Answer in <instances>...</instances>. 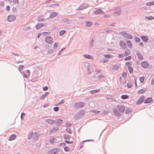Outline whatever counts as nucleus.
<instances>
[{
    "label": "nucleus",
    "instance_id": "nucleus-1",
    "mask_svg": "<svg viewBox=\"0 0 154 154\" xmlns=\"http://www.w3.org/2000/svg\"><path fill=\"white\" fill-rule=\"evenodd\" d=\"M60 151V149L55 148L48 150V154H55L59 152Z\"/></svg>",
    "mask_w": 154,
    "mask_h": 154
},
{
    "label": "nucleus",
    "instance_id": "nucleus-2",
    "mask_svg": "<svg viewBox=\"0 0 154 154\" xmlns=\"http://www.w3.org/2000/svg\"><path fill=\"white\" fill-rule=\"evenodd\" d=\"M85 103L81 102L75 103L73 105V106L75 108H80L85 106Z\"/></svg>",
    "mask_w": 154,
    "mask_h": 154
},
{
    "label": "nucleus",
    "instance_id": "nucleus-3",
    "mask_svg": "<svg viewBox=\"0 0 154 154\" xmlns=\"http://www.w3.org/2000/svg\"><path fill=\"white\" fill-rule=\"evenodd\" d=\"M85 112V111L84 109H82L79 111L75 115V117L76 119H79L81 118V116H84Z\"/></svg>",
    "mask_w": 154,
    "mask_h": 154
},
{
    "label": "nucleus",
    "instance_id": "nucleus-4",
    "mask_svg": "<svg viewBox=\"0 0 154 154\" xmlns=\"http://www.w3.org/2000/svg\"><path fill=\"white\" fill-rule=\"evenodd\" d=\"M89 7V5L87 3H83L80 6L76 9L77 11L82 10Z\"/></svg>",
    "mask_w": 154,
    "mask_h": 154
},
{
    "label": "nucleus",
    "instance_id": "nucleus-5",
    "mask_svg": "<svg viewBox=\"0 0 154 154\" xmlns=\"http://www.w3.org/2000/svg\"><path fill=\"white\" fill-rule=\"evenodd\" d=\"M16 19V16L12 14L9 15L8 17L7 20L10 22H11L14 20Z\"/></svg>",
    "mask_w": 154,
    "mask_h": 154
},
{
    "label": "nucleus",
    "instance_id": "nucleus-6",
    "mask_svg": "<svg viewBox=\"0 0 154 154\" xmlns=\"http://www.w3.org/2000/svg\"><path fill=\"white\" fill-rule=\"evenodd\" d=\"M144 97L145 96H144L142 95L141 96L136 102V104H139L142 103L144 101Z\"/></svg>",
    "mask_w": 154,
    "mask_h": 154
},
{
    "label": "nucleus",
    "instance_id": "nucleus-7",
    "mask_svg": "<svg viewBox=\"0 0 154 154\" xmlns=\"http://www.w3.org/2000/svg\"><path fill=\"white\" fill-rule=\"evenodd\" d=\"M118 110L121 112L123 113L125 111V108L124 105H117V106Z\"/></svg>",
    "mask_w": 154,
    "mask_h": 154
},
{
    "label": "nucleus",
    "instance_id": "nucleus-8",
    "mask_svg": "<svg viewBox=\"0 0 154 154\" xmlns=\"http://www.w3.org/2000/svg\"><path fill=\"white\" fill-rule=\"evenodd\" d=\"M136 53L139 60H143V56L140 53L139 51H136Z\"/></svg>",
    "mask_w": 154,
    "mask_h": 154
},
{
    "label": "nucleus",
    "instance_id": "nucleus-9",
    "mask_svg": "<svg viewBox=\"0 0 154 154\" xmlns=\"http://www.w3.org/2000/svg\"><path fill=\"white\" fill-rule=\"evenodd\" d=\"M141 66L144 68H146L148 67L149 63L147 61H143L141 63Z\"/></svg>",
    "mask_w": 154,
    "mask_h": 154
},
{
    "label": "nucleus",
    "instance_id": "nucleus-10",
    "mask_svg": "<svg viewBox=\"0 0 154 154\" xmlns=\"http://www.w3.org/2000/svg\"><path fill=\"white\" fill-rule=\"evenodd\" d=\"M53 40L52 37L50 36L47 37L45 39V42L51 44Z\"/></svg>",
    "mask_w": 154,
    "mask_h": 154
},
{
    "label": "nucleus",
    "instance_id": "nucleus-11",
    "mask_svg": "<svg viewBox=\"0 0 154 154\" xmlns=\"http://www.w3.org/2000/svg\"><path fill=\"white\" fill-rule=\"evenodd\" d=\"M94 13L96 14H103L105 13L101 9H97L94 12Z\"/></svg>",
    "mask_w": 154,
    "mask_h": 154
},
{
    "label": "nucleus",
    "instance_id": "nucleus-12",
    "mask_svg": "<svg viewBox=\"0 0 154 154\" xmlns=\"http://www.w3.org/2000/svg\"><path fill=\"white\" fill-rule=\"evenodd\" d=\"M56 124L58 126H60L63 123V120L60 119H57L55 120Z\"/></svg>",
    "mask_w": 154,
    "mask_h": 154
},
{
    "label": "nucleus",
    "instance_id": "nucleus-13",
    "mask_svg": "<svg viewBox=\"0 0 154 154\" xmlns=\"http://www.w3.org/2000/svg\"><path fill=\"white\" fill-rule=\"evenodd\" d=\"M113 112L116 116L120 117L121 116V113L119 112L117 109L116 108L113 109Z\"/></svg>",
    "mask_w": 154,
    "mask_h": 154
},
{
    "label": "nucleus",
    "instance_id": "nucleus-14",
    "mask_svg": "<svg viewBox=\"0 0 154 154\" xmlns=\"http://www.w3.org/2000/svg\"><path fill=\"white\" fill-rule=\"evenodd\" d=\"M57 14L55 12H51V14H50L49 17L47 18V19H49L51 18H53L57 16Z\"/></svg>",
    "mask_w": 154,
    "mask_h": 154
},
{
    "label": "nucleus",
    "instance_id": "nucleus-15",
    "mask_svg": "<svg viewBox=\"0 0 154 154\" xmlns=\"http://www.w3.org/2000/svg\"><path fill=\"white\" fill-rule=\"evenodd\" d=\"M153 101V99L152 97H149L147 98L144 101V103H148Z\"/></svg>",
    "mask_w": 154,
    "mask_h": 154
},
{
    "label": "nucleus",
    "instance_id": "nucleus-16",
    "mask_svg": "<svg viewBox=\"0 0 154 154\" xmlns=\"http://www.w3.org/2000/svg\"><path fill=\"white\" fill-rule=\"evenodd\" d=\"M121 12V10L120 8H116L114 11V13L116 14L120 15Z\"/></svg>",
    "mask_w": 154,
    "mask_h": 154
},
{
    "label": "nucleus",
    "instance_id": "nucleus-17",
    "mask_svg": "<svg viewBox=\"0 0 154 154\" xmlns=\"http://www.w3.org/2000/svg\"><path fill=\"white\" fill-rule=\"evenodd\" d=\"M120 47L124 49L126 48V45L125 42L121 40L119 42Z\"/></svg>",
    "mask_w": 154,
    "mask_h": 154
},
{
    "label": "nucleus",
    "instance_id": "nucleus-18",
    "mask_svg": "<svg viewBox=\"0 0 154 154\" xmlns=\"http://www.w3.org/2000/svg\"><path fill=\"white\" fill-rule=\"evenodd\" d=\"M44 26V24L42 23H37L35 26V27L37 30H38V29L41 28L42 27Z\"/></svg>",
    "mask_w": 154,
    "mask_h": 154
},
{
    "label": "nucleus",
    "instance_id": "nucleus-19",
    "mask_svg": "<svg viewBox=\"0 0 154 154\" xmlns=\"http://www.w3.org/2000/svg\"><path fill=\"white\" fill-rule=\"evenodd\" d=\"M45 121L49 124L52 125L55 122V120L51 119H47Z\"/></svg>",
    "mask_w": 154,
    "mask_h": 154
},
{
    "label": "nucleus",
    "instance_id": "nucleus-20",
    "mask_svg": "<svg viewBox=\"0 0 154 154\" xmlns=\"http://www.w3.org/2000/svg\"><path fill=\"white\" fill-rule=\"evenodd\" d=\"M59 129L58 127H54L52 129H51L50 131V134H54L56 131L58 130Z\"/></svg>",
    "mask_w": 154,
    "mask_h": 154
},
{
    "label": "nucleus",
    "instance_id": "nucleus-21",
    "mask_svg": "<svg viewBox=\"0 0 154 154\" xmlns=\"http://www.w3.org/2000/svg\"><path fill=\"white\" fill-rule=\"evenodd\" d=\"M123 37L125 38L131 39L133 38V36L131 35L128 33H126L125 35L123 36Z\"/></svg>",
    "mask_w": 154,
    "mask_h": 154
},
{
    "label": "nucleus",
    "instance_id": "nucleus-22",
    "mask_svg": "<svg viewBox=\"0 0 154 154\" xmlns=\"http://www.w3.org/2000/svg\"><path fill=\"white\" fill-rule=\"evenodd\" d=\"M93 24V23L91 21H87L86 22L85 26L86 27H91Z\"/></svg>",
    "mask_w": 154,
    "mask_h": 154
},
{
    "label": "nucleus",
    "instance_id": "nucleus-23",
    "mask_svg": "<svg viewBox=\"0 0 154 154\" xmlns=\"http://www.w3.org/2000/svg\"><path fill=\"white\" fill-rule=\"evenodd\" d=\"M140 38L144 42H147L149 39L146 36H143L140 37Z\"/></svg>",
    "mask_w": 154,
    "mask_h": 154
},
{
    "label": "nucleus",
    "instance_id": "nucleus-24",
    "mask_svg": "<svg viewBox=\"0 0 154 154\" xmlns=\"http://www.w3.org/2000/svg\"><path fill=\"white\" fill-rule=\"evenodd\" d=\"M16 136L15 134H13L10 136L8 140L9 141H11L15 139Z\"/></svg>",
    "mask_w": 154,
    "mask_h": 154
},
{
    "label": "nucleus",
    "instance_id": "nucleus-25",
    "mask_svg": "<svg viewBox=\"0 0 154 154\" xmlns=\"http://www.w3.org/2000/svg\"><path fill=\"white\" fill-rule=\"evenodd\" d=\"M147 91L146 88L141 89L139 90L137 93L139 94H142Z\"/></svg>",
    "mask_w": 154,
    "mask_h": 154
},
{
    "label": "nucleus",
    "instance_id": "nucleus-26",
    "mask_svg": "<svg viewBox=\"0 0 154 154\" xmlns=\"http://www.w3.org/2000/svg\"><path fill=\"white\" fill-rule=\"evenodd\" d=\"M63 137L64 138V139L66 140H69L70 138V136L68 134H64L63 135Z\"/></svg>",
    "mask_w": 154,
    "mask_h": 154
},
{
    "label": "nucleus",
    "instance_id": "nucleus-27",
    "mask_svg": "<svg viewBox=\"0 0 154 154\" xmlns=\"http://www.w3.org/2000/svg\"><path fill=\"white\" fill-rule=\"evenodd\" d=\"M126 43L128 45V47L130 48H131L132 47V44L131 41L128 40L126 41Z\"/></svg>",
    "mask_w": 154,
    "mask_h": 154
},
{
    "label": "nucleus",
    "instance_id": "nucleus-28",
    "mask_svg": "<svg viewBox=\"0 0 154 154\" xmlns=\"http://www.w3.org/2000/svg\"><path fill=\"white\" fill-rule=\"evenodd\" d=\"M33 134L34 133L32 131L29 134L28 137V140H30L32 138Z\"/></svg>",
    "mask_w": 154,
    "mask_h": 154
},
{
    "label": "nucleus",
    "instance_id": "nucleus-29",
    "mask_svg": "<svg viewBox=\"0 0 154 154\" xmlns=\"http://www.w3.org/2000/svg\"><path fill=\"white\" fill-rule=\"evenodd\" d=\"M146 5L148 6H153L154 5V1L147 2L146 3Z\"/></svg>",
    "mask_w": 154,
    "mask_h": 154
},
{
    "label": "nucleus",
    "instance_id": "nucleus-30",
    "mask_svg": "<svg viewBox=\"0 0 154 154\" xmlns=\"http://www.w3.org/2000/svg\"><path fill=\"white\" fill-rule=\"evenodd\" d=\"M128 69L129 72L130 74H131L133 72V69L131 66H128Z\"/></svg>",
    "mask_w": 154,
    "mask_h": 154
},
{
    "label": "nucleus",
    "instance_id": "nucleus-31",
    "mask_svg": "<svg viewBox=\"0 0 154 154\" xmlns=\"http://www.w3.org/2000/svg\"><path fill=\"white\" fill-rule=\"evenodd\" d=\"M100 91V89H97V90H92L90 91V92L91 94H93L95 93H96L99 92Z\"/></svg>",
    "mask_w": 154,
    "mask_h": 154
},
{
    "label": "nucleus",
    "instance_id": "nucleus-32",
    "mask_svg": "<svg viewBox=\"0 0 154 154\" xmlns=\"http://www.w3.org/2000/svg\"><path fill=\"white\" fill-rule=\"evenodd\" d=\"M127 86L128 88H130L132 86V83L130 82H128L127 84Z\"/></svg>",
    "mask_w": 154,
    "mask_h": 154
},
{
    "label": "nucleus",
    "instance_id": "nucleus-33",
    "mask_svg": "<svg viewBox=\"0 0 154 154\" xmlns=\"http://www.w3.org/2000/svg\"><path fill=\"white\" fill-rule=\"evenodd\" d=\"M129 96L125 94L121 96V98L122 99H126L128 98Z\"/></svg>",
    "mask_w": 154,
    "mask_h": 154
},
{
    "label": "nucleus",
    "instance_id": "nucleus-34",
    "mask_svg": "<svg viewBox=\"0 0 154 154\" xmlns=\"http://www.w3.org/2000/svg\"><path fill=\"white\" fill-rule=\"evenodd\" d=\"M145 18L149 20H152L154 19V17L152 16H150L149 17H145Z\"/></svg>",
    "mask_w": 154,
    "mask_h": 154
},
{
    "label": "nucleus",
    "instance_id": "nucleus-35",
    "mask_svg": "<svg viewBox=\"0 0 154 154\" xmlns=\"http://www.w3.org/2000/svg\"><path fill=\"white\" fill-rule=\"evenodd\" d=\"M24 67V66L23 65H20L19 66L18 69L20 72H21V71L23 69Z\"/></svg>",
    "mask_w": 154,
    "mask_h": 154
},
{
    "label": "nucleus",
    "instance_id": "nucleus-36",
    "mask_svg": "<svg viewBox=\"0 0 154 154\" xmlns=\"http://www.w3.org/2000/svg\"><path fill=\"white\" fill-rule=\"evenodd\" d=\"M37 20L39 22H42L45 20L44 18H41L39 16L38 17Z\"/></svg>",
    "mask_w": 154,
    "mask_h": 154
},
{
    "label": "nucleus",
    "instance_id": "nucleus-37",
    "mask_svg": "<svg viewBox=\"0 0 154 154\" xmlns=\"http://www.w3.org/2000/svg\"><path fill=\"white\" fill-rule=\"evenodd\" d=\"M84 57L88 59H91V56L89 55V54H85L84 55Z\"/></svg>",
    "mask_w": 154,
    "mask_h": 154
},
{
    "label": "nucleus",
    "instance_id": "nucleus-38",
    "mask_svg": "<svg viewBox=\"0 0 154 154\" xmlns=\"http://www.w3.org/2000/svg\"><path fill=\"white\" fill-rule=\"evenodd\" d=\"M66 31L64 30H61L59 32V35L60 36H62L65 33Z\"/></svg>",
    "mask_w": 154,
    "mask_h": 154
},
{
    "label": "nucleus",
    "instance_id": "nucleus-39",
    "mask_svg": "<svg viewBox=\"0 0 154 154\" xmlns=\"http://www.w3.org/2000/svg\"><path fill=\"white\" fill-rule=\"evenodd\" d=\"M145 78L144 76L140 77L139 78V80L141 83H142L143 82Z\"/></svg>",
    "mask_w": 154,
    "mask_h": 154
},
{
    "label": "nucleus",
    "instance_id": "nucleus-40",
    "mask_svg": "<svg viewBox=\"0 0 154 154\" xmlns=\"http://www.w3.org/2000/svg\"><path fill=\"white\" fill-rule=\"evenodd\" d=\"M131 111V110L129 108H127L125 109V113L126 114H128Z\"/></svg>",
    "mask_w": 154,
    "mask_h": 154
},
{
    "label": "nucleus",
    "instance_id": "nucleus-41",
    "mask_svg": "<svg viewBox=\"0 0 154 154\" xmlns=\"http://www.w3.org/2000/svg\"><path fill=\"white\" fill-rule=\"evenodd\" d=\"M131 59V56H129L128 57H125L124 59V60L126 61L129 60H130Z\"/></svg>",
    "mask_w": 154,
    "mask_h": 154
},
{
    "label": "nucleus",
    "instance_id": "nucleus-42",
    "mask_svg": "<svg viewBox=\"0 0 154 154\" xmlns=\"http://www.w3.org/2000/svg\"><path fill=\"white\" fill-rule=\"evenodd\" d=\"M55 112H57L59 110V108L58 106H55L53 108Z\"/></svg>",
    "mask_w": 154,
    "mask_h": 154
},
{
    "label": "nucleus",
    "instance_id": "nucleus-43",
    "mask_svg": "<svg viewBox=\"0 0 154 154\" xmlns=\"http://www.w3.org/2000/svg\"><path fill=\"white\" fill-rule=\"evenodd\" d=\"M129 54V51H126L124 54V56L125 57L127 56Z\"/></svg>",
    "mask_w": 154,
    "mask_h": 154
},
{
    "label": "nucleus",
    "instance_id": "nucleus-44",
    "mask_svg": "<svg viewBox=\"0 0 154 154\" xmlns=\"http://www.w3.org/2000/svg\"><path fill=\"white\" fill-rule=\"evenodd\" d=\"M66 131L70 134H71L72 133V132L71 130V129L70 128H67L66 129Z\"/></svg>",
    "mask_w": 154,
    "mask_h": 154
},
{
    "label": "nucleus",
    "instance_id": "nucleus-45",
    "mask_svg": "<svg viewBox=\"0 0 154 154\" xmlns=\"http://www.w3.org/2000/svg\"><path fill=\"white\" fill-rule=\"evenodd\" d=\"M134 39L135 41L137 42H138L140 41V39L137 37H135Z\"/></svg>",
    "mask_w": 154,
    "mask_h": 154
},
{
    "label": "nucleus",
    "instance_id": "nucleus-46",
    "mask_svg": "<svg viewBox=\"0 0 154 154\" xmlns=\"http://www.w3.org/2000/svg\"><path fill=\"white\" fill-rule=\"evenodd\" d=\"M93 46V39H92L90 42V46L92 48Z\"/></svg>",
    "mask_w": 154,
    "mask_h": 154
},
{
    "label": "nucleus",
    "instance_id": "nucleus-47",
    "mask_svg": "<svg viewBox=\"0 0 154 154\" xmlns=\"http://www.w3.org/2000/svg\"><path fill=\"white\" fill-rule=\"evenodd\" d=\"M104 56L106 58H111V55L109 54H106L104 55Z\"/></svg>",
    "mask_w": 154,
    "mask_h": 154
},
{
    "label": "nucleus",
    "instance_id": "nucleus-48",
    "mask_svg": "<svg viewBox=\"0 0 154 154\" xmlns=\"http://www.w3.org/2000/svg\"><path fill=\"white\" fill-rule=\"evenodd\" d=\"M64 150L66 152H68L69 151V149L67 146H66L64 147Z\"/></svg>",
    "mask_w": 154,
    "mask_h": 154
},
{
    "label": "nucleus",
    "instance_id": "nucleus-49",
    "mask_svg": "<svg viewBox=\"0 0 154 154\" xmlns=\"http://www.w3.org/2000/svg\"><path fill=\"white\" fill-rule=\"evenodd\" d=\"M127 75V73L126 72H124L122 74V76L124 78H125Z\"/></svg>",
    "mask_w": 154,
    "mask_h": 154
},
{
    "label": "nucleus",
    "instance_id": "nucleus-50",
    "mask_svg": "<svg viewBox=\"0 0 154 154\" xmlns=\"http://www.w3.org/2000/svg\"><path fill=\"white\" fill-rule=\"evenodd\" d=\"M109 111L108 110H103L102 113L104 114H107L109 113Z\"/></svg>",
    "mask_w": 154,
    "mask_h": 154
},
{
    "label": "nucleus",
    "instance_id": "nucleus-51",
    "mask_svg": "<svg viewBox=\"0 0 154 154\" xmlns=\"http://www.w3.org/2000/svg\"><path fill=\"white\" fill-rule=\"evenodd\" d=\"M113 67L115 70H117L119 69V66L117 64H116L114 65Z\"/></svg>",
    "mask_w": 154,
    "mask_h": 154
},
{
    "label": "nucleus",
    "instance_id": "nucleus-52",
    "mask_svg": "<svg viewBox=\"0 0 154 154\" xmlns=\"http://www.w3.org/2000/svg\"><path fill=\"white\" fill-rule=\"evenodd\" d=\"M126 33H125L124 31H121L119 32V34L123 36L125 35V34Z\"/></svg>",
    "mask_w": 154,
    "mask_h": 154
},
{
    "label": "nucleus",
    "instance_id": "nucleus-53",
    "mask_svg": "<svg viewBox=\"0 0 154 154\" xmlns=\"http://www.w3.org/2000/svg\"><path fill=\"white\" fill-rule=\"evenodd\" d=\"M84 146V143L82 142L80 143V148L79 149H81Z\"/></svg>",
    "mask_w": 154,
    "mask_h": 154
},
{
    "label": "nucleus",
    "instance_id": "nucleus-54",
    "mask_svg": "<svg viewBox=\"0 0 154 154\" xmlns=\"http://www.w3.org/2000/svg\"><path fill=\"white\" fill-rule=\"evenodd\" d=\"M54 51V50L53 49H51L49 50L48 51V53L49 54H51Z\"/></svg>",
    "mask_w": 154,
    "mask_h": 154
},
{
    "label": "nucleus",
    "instance_id": "nucleus-55",
    "mask_svg": "<svg viewBox=\"0 0 154 154\" xmlns=\"http://www.w3.org/2000/svg\"><path fill=\"white\" fill-rule=\"evenodd\" d=\"M104 77L105 76L104 75H98V79H101L103 78H104Z\"/></svg>",
    "mask_w": 154,
    "mask_h": 154
},
{
    "label": "nucleus",
    "instance_id": "nucleus-56",
    "mask_svg": "<svg viewBox=\"0 0 154 154\" xmlns=\"http://www.w3.org/2000/svg\"><path fill=\"white\" fill-rule=\"evenodd\" d=\"M92 112L95 114H98L100 112V111H98L96 110H92Z\"/></svg>",
    "mask_w": 154,
    "mask_h": 154
},
{
    "label": "nucleus",
    "instance_id": "nucleus-57",
    "mask_svg": "<svg viewBox=\"0 0 154 154\" xmlns=\"http://www.w3.org/2000/svg\"><path fill=\"white\" fill-rule=\"evenodd\" d=\"M112 32V31L111 30H106V32L107 34L111 33Z\"/></svg>",
    "mask_w": 154,
    "mask_h": 154
},
{
    "label": "nucleus",
    "instance_id": "nucleus-58",
    "mask_svg": "<svg viewBox=\"0 0 154 154\" xmlns=\"http://www.w3.org/2000/svg\"><path fill=\"white\" fill-rule=\"evenodd\" d=\"M46 97V94H43L40 97V99L43 100Z\"/></svg>",
    "mask_w": 154,
    "mask_h": 154
},
{
    "label": "nucleus",
    "instance_id": "nucleus-59",
    "mask_svg": "<svg viewBox=\"0 0 154 154\" xmlns=\"http://www.w3.org/2000/svg\"><path fill=\"white\" fill-rule=\"evenodd\" d=\"M13 2L14 4H19V0H13Z\"/></svg>",
    "mask_w": 154,
    "mask_h": 154
},
{
    "label": "nucleus",
    "instance_id": "nucleus-60",
    "mask_svg": "<svg viewBox=\"0 0 154 154\" xmlns=\"http://www.w3.org/2000/svg\"><path fill=\"white\" fill-rule=\"evenodd\" d=\"M25 115V113L24 112H22L21 114L20 118L21 120H23V116H24Z\"/></svg>",
    "mask_w": 154,
    "mask_h": 154
},
{
    "label": "nucleus",
    "instance_id": "nucleus-61",
    "mask_svg": "<svg viewBox=\"0 0 154 154\" xmlns=\"http://www.w3.org/2000/svg\"><path fill=\"white\" fill-rule=\"evenodd\" d=\"M71 124L70 123H66V127L67 128L69 127H71Z\"/></svg>",
    "mask_w": 154,
    "mask_h": 154
},
{
    "label": "nucleus",
    "instance_id": "nucleus-62",
    "mask_svg": "<svg viewBox=\"0 0 154 154\" xmlns=\"http://www.w3.org/2000/svg\"><path fill=\"white\" fill-rule=\"evenodd\" d=\"M63 22H67L69 21V19L67 18H64L63 19Z\"/></svg>",
    "mask_w": 154,
    "mask_h": 154
},
{
    "label": "nucleus",
    "instance_id": "nucleus-63",
    "mask_svg": "<svg viewBox=\"0 0 154 154\" xmlns=\"http://www.w3.org/2000/svg\"><path fill=\"white\" fill-rule=\"evenodd\" d=\"M57 47V45L56 42H55L54 44L53 48H56Z\"/></svg>",
    "mask_w": 154,
    "mask_h": 154
},
{
    "label": "nucleus",
    "instance_id": "nucleus-64",
    "mask_svg": "<svg viewBox=\"0 0 154 154\" xmlns=\"http://www.w3.org/2000/svg\"><path fill=\"white\" fill-rule=\"evenodd\" d=\"M48 89V87L47 86H45L43 88V90L44 91H46Z\"/></svg>",
    "mask_w": 154,
    "mask_h": 154
}]
</instances>
